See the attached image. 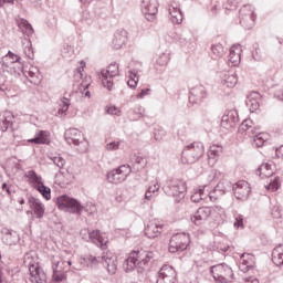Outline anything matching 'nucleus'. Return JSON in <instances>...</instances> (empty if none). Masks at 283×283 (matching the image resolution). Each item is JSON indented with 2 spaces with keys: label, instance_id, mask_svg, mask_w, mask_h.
I'll return each mask as SVG.
<instances>
[{
  "label": "nucleus",
  "instance_id": "f257e3e1",
  "mask_svg": "<svg viewBox=\"0 0 283 283\" xmlns=\"http://www.w3.org/2000/svg\"><path fill=\"white\" fill-rule=\"evenodd\" d=\"M23 72V63L21 56L9 51L0 60V92H6L8 85L12 83V77L21 76Z\"/></svg>",
  "mask_w": 283,
  "mask_h": 283
},
{
  "label": "nucleus",
  "instance_id": "f03ea898",
  "mask_svg": "<svg viewBox=\"0 0 283 283\" xmlns=\"http://www.w3.org/2000/svg\"><path fill=\"white\" fill-rule=\"evenodd\" d=\"M154 262V252L138 250L129 253L128 258L123 263L125 273H132L137 269V273H143L149 269V265Z\"/></svg>",
  "mask_w": 283,
  "mask_h": 283
},
{
  "label": "nucleus",
  "instance_id": "7ed1b4c3",
  "mask_svg": "<svg viewBox=\"0 0 283 283\" xmlns=\"http://www.w3.org/2000/svg\"><path fill=\"white\" fill-rule=\"evenodd\" d=\"M81 260L82 264H85L88 269L98 266V263L101 262L104 269H107L109 275H116V271H118V258L112 252H106L102 256L85 254Z\"/></svg>",
  "mask_w": 283,
  "mask_h": 283
},
{
  "label": "nucleus",
  "instance_id": "20e7f679",
  "mask_svg": "<svg viewBox=\"0 0 283 283\" xmlns=\"http://www.w3.org/2000/svg\"><path fill=\"white\" fill-rule=\"evenodd\" d=\"M239 134H245L249 138H253L254 147H264L269 135L260 132V126H253V120L244 119L239 126Z\"/></svg>",
  "mask_w": 283,
  "mask_h": 283
},
{
  "label": "nucleus",
  "instance_id": "39448f33",
  "mask_svg": "<svg viewBox=\"0 0 283 283\" xmlns=\"http://www.w3.org/2000/svg\"><path fill=\"white\" fill-rule=\"evenodd\" d=\"M163 190L166 196L175 198V202H180L187 195V184L182 179H168Z\"/></svg>",
  "mask_w": 283,
  "mask_h": 283
},
{
  "label": "nucleus",
  "instance_id": "423d86ee",
  "mask_svg": "<svg viewBox=\"0 0 283 283\" xmlns=\"http://www.w3.org/2000/svg\"><path fill=\"white\" fill-rule=\"evenodd\" d=\"M205 156V145L200 142L191 143L181 153L182 165H193Z\"/></svg>",
  "mask_w": 283,
  "mask_h": 283
},
{
  "label": "nucleus",
  "instance_id": "0eeeda50",
  "mask_svg": "<svg viewBox=\"0 0 283 283\" xmlns=\"http://www.w3.org/2000/svg\"><path fill=\"white\" fill-rule=\"evenodd\" d=\"M56 206L61 211L73 213L74 216H81L85 207L81 205V201L67 196L62 195L56 198Z\"/></svg>",
  "mask_w": 283,
  "mask_h": 283
},
{
  "label": "nucleus",
  "instance_id": "6e6552de",
  "mask_svg": "<svg viewBox=\"0 0 283 283\" xmlns=\"http://www.w3.org/2000/svg\"><path fill=\"white\" fill-rule=\"evenodd\" d=\"M25 178H28L29 185H31L35 191H39L44 200H52V189L45 186L43 177L39 176L34 170H29L25 174Z\"/></svg>",
  "mask_w": 283,
  "mask_h": 283
},
{
  "label": "nucleus",
  "instance_id": "1a4fd4ad",
  "mask_svg": "<svg viewBox=\"0 0 283 283\" xmlns=\"http://www.w3.org/2000/svg\"><path fill=\"white\" fill-rule=\"evenodd\" d=\"M214 213H224V209L222 207H201L199 208L195 214L191 217V222L196 224V227H201L205 224L209 218H211Z\"/></svg>",
  "mask_w": 283,
  "mask_h": 283
},
{
  "label": "nucleus",
  "instance_id": "9d476101",
  "mask_svg": "<svg viewBox=\"0 0 283 283\" xmlns=\"http://www.w3.org/2000/svg\"><path fill=\"white\" fill-rule=\"evenodd\" d=\"M209 271L217 283H228L231 281V277H233V270L226 263L212 265Z\"/></svg>",
  "mask_w": 283,
  "mask_h": 283
},
{
  "label": "nucleus",
  "instance_id": "9b49d317",
  "mask_svg": "<svg viewBox=\"0 0 283 283\" xmlns=\"http://www.w3.org/2000/svg\"><path fill=\"white\" fill-rule=\"evenodd\" d=\"M189 242H191L189 233H176L170 238L168 251L169 253H182V251H187Z\"/></svg>",
  "mask_w": 283,
  "mask_h": 283
},
{
  "label": "nucleus",
  "instance_id": "f8f14e48",
  "mask_svg": "<svg viewBox=\"0 0 283 283\" xmlns=\"http://www.w3.org/2000/svg\"><path fill=\"white\" fill-rule=\"evenodd\" d=\"M118 63H111L107 69H103L101 71L99 78L102 81L103 87L108 90V92H112L114 90V78L115 76H118Z\"/></svg>",
  "mask_w": 283,
  "mask_h": 283
},
{
  "label": "nucleus",
  "instance_id": "ddd939ff",
  "mask_svg": "<svg viewBox=\"0 0 283 283\" xmlns=\"http://www.w3.org/2000/svg\"><path fill=\"white\" fill-rule=\"evenodd\" d=\"M240 25L245 30H251L255 25V9L251 4H244L239 11Z\"/></svg>",
  "mask_w": 283,
  "mask_h": 283
},
{
  "label": "nucleus",
  "instance_id": "4468645a",
  "mask_svg": "<svg viewBox=\"0 0 283 283\" xmlns=\"http://www.w3.org/2000/svg\"><path fill=\"white\" fill-rule=\"evenodd\" d=\"M132 174V166L122 165L118 168H115L107 172V180L112 185H120V182H125L127 180V176Z\"/></svg>",
  "mask_w": 283,
  "mask_h": 283
},
{
  "label": "nucleus",
  "instance_id": "2eb2a0df",
  "mask_svg": "<svg viewBox=\"0 0 283 283\" xmlns=\"http://www.w3.org/2000/svg\"><path fill=\"white\" fill-rule=\"evenodd\" d=\"M233 189V184L231 181L223 179L218 182V185L214 187L213 191L209 192V199L211 202H216L218 200L219 196H224V193H229V191H232Z\"/></svg>",
  "mask_w": 283,
  "mask_h": 283
},
{
  "label": "nucleus",
  "instance_id": "dca6fc26",
  "mask_svg": "<svg viewBox=\"0 0 283 283\" xmlns=\"http://www.w3.org/2000/svg\"><path fill=\"white\" fill-rule=\"evenodd\" d=\"M207 96H209V92H207L205 85L193 86L190 88L189 103L192 105H200L205 102Z\"/></svg>",
  "mask_w": 283,
  "mask_h": 283
},
{
  "label": "nucleus",
  "instance_id": "f3484780",
  "mask_svg": "<svg viewBox=\"0 0 283 283\" xmlns=\"http://www.w3.org/2000/svg\"><path fill=\"white\" fill-rule=\"evenodd\" d=\"M142 12L148 21H154L158 14V0H143Z\"/></svg>",
  "mask_w": 283,
  "mask_h": 283
},
{
  "label": "nucleus",
  "instance_id": "a211bd4d",
  "mask_svg": "<svg viewBox=\"0 0 283 283\" xmlns=\"http://www.w3.org/2000/svg\"><path fill=\"white\" fill-rule=\"evenodd\" d=\"M232 191L237 200H247L251 193V185L248 181L240 180L232 185Z\"/></svg>",
  "mask_w": 283,
  "mask_h": 283
},
{
  "label": "nucleus",
  "instance_id": "6ab92c4d",
  "mask_svg": "<svg viewBox=\"0 0 283 283\" xmlns=\"http://www.w3.org/2000/svg\"><path fill=\"white\" fill-rule=\"evenodd\" d=\"M176 270L171 265H163L157 273L156 283H175Z\"/></svg>",
  "mask_w": 283,
  "mask_h": 283
},
{
  "label": "nucleus",
  "instance_id": "aec40b11",
  "mask_svg": "<svg viewBox=\"0 0 283 283\" xmlns=\"http://www.w3.org/2000/svg\"><path fill=\"white\" fill-rule=\"evenodd\" d=\"M239 122L240 117L238 111H227L221 117V127H223V129H233Z\"/></svg>",
  "mask_w": 283,
  "mask_h": 283
},
{
  "label": "nucleus",
  "instance_id": "412c9836",
  "mask_svg": "<svg viewBox=\"0 0 283 283\" xmlns=\"http://www.w3.org/2000/svg\"><path fill=\"white\" fill-rule=\"evenodd\" d=\"M164 228L165 224L163 221L151 220L145 227V235H147L150 240H154V238H158L160 233H163Z\"/></svg>",
  "mask_w": 283,
  "mask_h": 283
},
{
  "label": "nucleus",
  "instance_id": "4be33fe9",
  "mask_svg": "<svg viewBox=\"0 0 283 283\" xmlns=\"http://www.w3.org/2000/svg\"><path fill=\"white\" fill-rule=\"evenodd\" d=\"M0 130L3 133L9 132L11 134L14 132V115L12 112L7 111L0 117Z\"/></svg>",
  "mask_w": 283,
  "mask_h": 283
},
{
  "label": "nucleus",
  "instance_id": "5701e85b",
  "mask_svg": "<svg viewBox=\"0 0 283 283\" xmlns=\"http://www.w3.org/2000/svg\"><path fill=\"white\" fill-rule=\"evenodd\" d=\"M255 266V256L251 253H242L240 255L239 269L242 273H248Z\"/></svg>",
  "mask_w": 283,
  "mask_h": 283
},
{
  "label": "nucleus",
  "instance_id": "b1692460",
  "mask_svg": "<svg viewBox=\"0 0 283 283\" xmlns=\"http://www.w3.org/2000/svg\"><path fill=\"white\" fill-rule=\"evenodd\" d=\"M65 140L69 145H81V138H83V134L77 128H70L64 133Z\"/></svg>",
  "mask_w": 283,
  "mask_h": 283
},
{
  "label": "nucleus",
  "instance_id": "393cba45",
  "mask_svg": "<svg viewBox=\"0 0 283 283\" xmlns=\"http://www.w3.org/2000/svg\"><path fill=\"white\" fill-rule=\"evenodd\" d=\"M29 205L30 208L32 209L34 216L41 220L43 216H45V206H43V202H41L39 199L34 197L29 198Z\"/></svg>",
  "mask_w": 283,
  "mask_h": 283
},
{
  "label": "nucleus",
  "instance_id": "a878e982",
  "mask_svg": "<svg viewBox=\"0 0 283 283\" xmlns=\"http://www.w3.org/2000/svg\"><path fill=\"white\" fill-rule=\"evenodd\" d=\"M29 272L31 275L32 283H43L45 282V272L39 268V265L29 264Z\"/></svg>",
  "mask_w": 283,
  "mask_h": 283
},
{
  "label": "nucleus",
  "instance_id": "bb28decb",
  "mask_svg": "<svg viewBox=\"0 0 283 283\" xmlns=\"http://www.w3.org/2000/svg\"><path fill=\"white\" fill-rule=\"evenodd\" d=\"M241 54H242V45L234 44L231 46L228 61L229 63H231L233 67L240 65Z\"/></svg>",
  "mask_w": 283,
  "mask_h": 283
},
{
  "label": "nucleus",
  "instance_id": "cd10ccee",
  "mask_svg": "<svg viewBox=\"0 0 283 283\" xmlns=\"http://www.w3.org/2000/svg\"><path fill=\"white\" fill-rule=\"evenodd\" d=\"M221 83L226 87H235L238 85V76L233 71H224L220 74Z\"/></svg>",
  "mask_w": 283,
  "mask_h": 283
},
{
  "label": "nucleus",
  "instance_id": "c85d7f7f",
  "mask_svg": "<svg viewBox=\"0 0 283 283\" xmlns=\"http://www.w3.org/2000/svg\"><path fill=\"white\" fill-rule=\"evenodd\" d=\"M260 93L252 92L245 101V105L249 108L250 112H258L260 109Z\"/></svg>",
  "mask_w": 283,
  "mask_h": 283
},
{
  "label": "nucleus",
  "instance_id": "c756f323",
  "mask_svg": "<svg viewBox=\"0 0 283 283\" xmlns=\"http://www.w3.org/2000/svg\"><path fill=\"white\" fill-rule=\"evenodd\" d=\"M2 233H3L2 235L3 244H7L8 247H12L19 242V233H17V231L4 229Z\"/></svg>",
  "mask_w": 283,
  "mask_h": 283
},
{
  "label": "nucleus",
  "instance_id": "7c9ffc66",
  "mask_svg": "<svg viewBox=\"0 0 283 283\" xmlns=\"http://www.w3.org/2000/svg\"><path fill=\"white\" fill-rule=\"evenodd\" d=\"M273 174H275V165L273 163L262 164L256 170V176H260V178H271Z\"/></svg>",
  "mask_w": 283,
  "mask_h": 283
},
{
  "label": "nucleus",
  "instance_id": "2f4dec72",
  "mask_svg": "<svg viewBox=\"0 0 283 283\" xmlns=\"http://www.w3.org/2000/svg\"><path fill=\"white\" fill-rule=\"evenodd\" d=\"M169 14H170V21L171 23H176L177 25H180L182 23V11L180 10V7L178 4H170L169 6Z\"/></svg>",
  "mask_w": 283,
  "mask_h": 283
},
{
  "label": "nucleus",
  "instance_id": "473e14b6",
  "mask_svg": "<svg viewBox=\"0 0 283 283\" xmlns=\"http://www.w3.org/2000/svg\"><path fill=\"white\" fill-rule=\"evenodd\" d=\"M125 43H127V31H117L114 34V39H113L114 50H120V48H123Z\"/></svg>",
  "mask_w": 283,
  "mask_h": 283
},
{
  "label": "nucleus",
  "instance_id": "72a5a7b5",
  "mask_svg": "<svg viewBox=\"0 0 283 283\" xmlns=\"http://www.w3.org/2000/svg\"><path fill=\"white\" fill-rule=\"evenodd\" d=\"M28 143H32L34 145H49V133L46 130H39L34 138L29 139Z\"/></svg>",
  "mask_w": 283,
  "mask_h": 283
},
{
  "label": "nucleus",
  "instance_id": "f704fd0d",
  "mask_svg": "<svg viewBox=\"0 0 283 283\" xmlns=\"http://www.w3.org/2000/svg\"><path fill=\"white\" fill-rule=\"evenodd\" d=\"M88 238L93 244L96 247H101V249H105V244H107V241L101 235V231L93 230L88 232Z\"/></svg>",
  "mask_w": 283,
  "mask_h": 283
},
{
  "label": "nucleus",
  "instance_id": "c9c22d12",
  "mask_svg": "<svg viewBox=\"0 0 283 283\" xmlns=\"http://www.w3.org/2000/svg\"><path fill=\"white\" fill-rule=\"evenodd\" d=\"M22 74H24L27 78H30V83H34V85L41 81L39 77L41 76V73L36 66H30L28 71L23 70Z\"/></svg>",
  "mask_w": 283,
  "mask_h": 283
},
{
  "label": "nucleus",
  "instance_id": "e433bc0d",
  "mask_svg": "<svg viewBox=\"0 0 283 283\" xmlns=\"http://www.w3.org/2000/svg\"><path fill=\"white\" fill-rule=\"evenodd\" d=\"M272 262L276 266H283V244H279L273 249Z\"/></svg>",
  "mask_w": 283,
  "mask_h": 283
},
{
  "label": "nucleus",
  "instance_id": "4c0bfd02",
  "mask_svg": "<svg viewBox=\"0 0 283 283\" xmlns=\"http://www.w3.org/2000/svg\"><path fill=\"white\" fill-rule=\"evenodd\" d=\"M207 187L209 186H203L202 188H199L192 193L191 196L192 202H200L201 200H207V198H209L210 191L207 190Z\"/></svg>",
  "mask_w": 283,
  "mask_h": 283
},
{
  "label": "nucleus",
  "instance_id": "58836bf2",
  "mask_svg": "<svg viewBox=\"0 0 283 283\" xmlns=\"http://www.w3.org/2000/svg\"><path fill=\"white\" fill-rule=\"evenodd\" d=\"M59 264H61L60 260L53 259V280L54 282H63L65 280V273H63L61 270H59Z\"/></svg>",
  "mask_w": 283,
  "mask_h": 283
},
{
  "label": "nucleus",
  "instance_id": "ea45409f",
  "mask_svg": "<svg viewBox=\"0 0 283 283\" xmlns=\"http://www.w3.org/2000/svg\"><path fill=\"white\" fill-rule=\"evenodd\" d=\"M18 28L27 36H32V34H34V29L32 28V24H30V22H28V20L25 19L18 20Z\"/></svg>",
  "mask_w": 283,
  "mask_h": 283
},
{
  "label": "nucleus",
  "instance_id": "a19ab883",
  "mask_svg": "<svg viewBox=\"0 0 283 283\" xmlns=\"http://www.w3.org/2000/svg\"><path fill=\"white\" fill-rule=\"evenodd\" d=\"M22 48H23V53H24L25 57L33 61V59H34V49H32V41L28 38H24L22 40Z\"/></svg>",
  "mask_w": 283,
  "mask_h": 283
},
{
  "label": "nucleus",
  "instance_id": "79ce46f5",
  "mask_svg": "<svg viewBox=\"0 0 283 283\" xmlns=\"http://www.w3.org/2000/svg\"><path fill=\"white\" fill-rule=\"evenodd\" d=\"M132 164L134 171H142V169H145L147 160L138 155H134L132 157Z\"/></svg>",
  "mask_w": 283,
  "mask_h": 283
},
{
  "label": "nucleus",
  "instance_id": "37998d69",
  "mask_svg": "<svg viewBox=\"0 0 283 283\" xmlns=\"http://www.w3.org/2000/svg\"><path fill=\"white\" fill-rule=\"evenodd\" d=\"M158 191H160V184L157 182V184L149 186L146 190L145 199L154 200V198H156V196H158Z\"/></svg>",
  "mask_w": 283,
  "mask_h": 283
},
{
  "label": "nucleus",
  "instance_id": "c03bdc74",
  "mask_svg": "<svg viewBox=\"0 0 283 283\" xmlns=\"http://www.w3.org/2000/svg\"><path fill=\"white\" fill-rule=\"evenodd\" d=\"M127 85L130 87V90H136L138 85V71L134 69L128 71Z\"/></svg>",
  "mask_w": 283,
  "mask_h": 283
},
{
  "label": "nucleus",
  "instance_id": "a18cd8bd",
  "mask_svg": "<svg viewBox=\"0 0 283 283\" xmlns=\"http://www.w3.org/2000/svg\"><path fill=\"white\" fill-rule=\"evenodd\" d=\"M211 53L217 59H222V56H224V54H227V49H224V46L222 44L216 43V44L211 45Z\"/></svg>",
  "mask_w": 283,
  "mask_h": 283
},
{
  "label": "nucleus",
  "instance_id": "49530a36",
  "mask_svg": "<svg viewBox=\"0 0 283 283\" xmlns=\"http://www.w3.org/2000/svg\"><path fill=\"white\" fill-rule=\"evenodd\" d=\"M60 107L57 109V116H67V109H70V99L66 97H63L60 101Z\"/></svg>",
  "mask_w": 283,
  "mask_h": 283
},
{
  "label": "nucleus",
  "instance_id": "de8ad7c7",
  "mask_svg": "<svg viewBox=\"0 0 283 283\" xmlns=\"http://www.w3.org/2000/svg\"><path fill=\"white\" fill-rule=\"evenodd\" d=\"M220 154H222V146L212 145V146H210V149L208 151V158H209V160H216V158H218V156H220Z\"/></svg>",
  "mask_w": 283,
  "mask_h": 283
},
{
  "label": "nucleus",
  "instance_id": "09e8293b",
  "mask_svg": "<svg viewBox=\"0 0 283 283\" xmlns=\"http://www.w3.org/2000/svg\"><path fill=\"white\" fill-rule=\"evenodd\" d=\"M156 65H159L160 67H165L167 63H169V53H159L157 54V57L155 60Z\"/></svg>",
  "mask_w": 283,
  "mask_h": 283
},
{
  "label": "nucleus",
  "instance_id": "8fccbe9b",
  "mask_svg": "<svg viewBox=\"0 0 283 283\" xmlns=\"http://www.w3.org/2000/svg\"><path fill=\"white\" fill-rule=\"evenodd\" d=\"M280 185H282L280 177H275L265 186V189H268V191H277V189H280Z\"/></svg>",
  "mask_w": 283,
  "mask_h": 283
},
{
  "label": "nucleus",
  "instance_id": "3c124183",
  "mask_svg": "<svg viewBox=\"0 0 283 283\" xmlns=\"http://www.w3.org/2000/svg\"><path fill=\"white\" fill-rule=\"evenodd\" d=\"M50 160H52L57 169H63L65 167V159L61 156L50 157Z\"/></svg>",
  "mask_w": 283,
  "mask_h": 283
},
{
  "label": "nucleus",
  "instance_id": "603ef678",
  "mask_svg": "<svg viewBox=\"0 0 283 283\" xmlns=\"http://www.w3.org/2000/svg\"><path fill=\"white\" fill-rule=\"evenodd\" d=\"M252 59L254 61H262V51H260L259 44H253Z\"/></svg>",
  "mask_w": 283,
  "mask_h": 283
},
{
  "label": "nucleus",
  "instance_id": "864d4df0",
  "mask_svg": "<svg viewBox=\"0 0 283 283\" xmlns=\"http://www.w3.org/2000/svg\"><path fill=\"white\" fill-rule=\"evenodd\" d=\"M271 216L272 218L274 219H280L282 218V208L277 205H274L272 208H271Z\"/></svg>",
  "mask_w": 283,
  "mask_h": 283
},
{
  "label": "nucleus",
  "instance_id": "5fc2aeb1",
  "mask_svg": "<svg viewBox=\"0 0 283 283\" xmlns=\"http://www.w3.org/2000/svg\"><path fill=\"white\" fill-rule=\"evenodd\" d=\"M234 228L235 229H244V216L235 214L234 217Z\"/></svg>",
  "mask_w": 283,
  "mask_h": 283
},
{
  "label": "nucleus",
  "instance_id": "6e6d98bb",
  "mask_svg": "<svg viewBox=\"0 0 283 283\" xmlns=\"http://www.w3.org/2000/svg\"><path fill=\"white\" fill-rule=\"evenodd\" d=\"M223 8H224V10H235V8H238V1H235V0H227L223 3Z\"/></svg>",
  "mask_w": 283,
  "mask_h": 283
},
{
  "label": "nucleus",
  "instance_id": "4d7b16f0",
  "mask_svg": "<svg viewBox=\"0 0 283 283\" xmlns=\"http://www.w3.org/2000/svg\"><path fill=\"white\" fill-rule=\"evenodd\" d=\"M72 54H74V49L71 45H66L62 49V56L64 59H69Z\"/></svg>",
  "mask_w": 283,
  "mask_h": 283
},
{
  "label": "nucleus",
  "instance_id": "13d9d810",
  "mask_svg": "<svg viewBox=\"0 0 283 283\" xmlns=\"http://www.w3.org/2000/svg\"><path fill=\"white\" fill-rule=\"evenodd\" d=\"M120 148V142H111L106 145L107 151H116Z\"/></svg>",
  "mask_w": 283,
  "mask_h": 283
},
{
  "label": "nucleus",
  "instance_id": "bf43d9fd",
  "mask_svg": "<svg viewBox=\"0 0 283 283\" xmlns=\"http://www.w3.org/2000/svg\"><path fill=\"white\" fill-rule=\"evenodd\" d=\"M134 114L137 115V118H143L145 116V107L137 105L133 109Z\"/></svg>",
  "mask_w": 283,
  "mask_h": 283
},
{
  "label": "nucleus",
  "instance_id": "052dcab7",
  "mask_svg": "<svg viewBox=\"0 0 283 283\" xmlns=\"http://www.w3.org/2000/svg\"><path fill=\"white\" fill-rule=\"evenodd\" d=\"M106 112L111 114L112 116H120V109L116 106H109Z\"/></svg>",
  "mask_w": 283,
  "mask_h": 283
},
{
  "label": "nucleus",
  "instance_id": "680f3d73",
  "mask_svg": "<svg viewBox=\"0 0 283 283\" xmlns=\"http://www.w3.org/2000/svg\"><path fill=\"white\" fill-rule=\"evenodd\" d=\"M151 90L150 88H143L138 94L137 98H145V96H149Z\"/></svg>",
  "mask_w": 283,
  "mask_h": 283
},
{
  "label": "nucleus",
  "instance_id": "e2e57ef3",
  "mask_svg": "<svg viewBox=\"0 0 283 283\" xmlns=\"http://www.w3.org/2000/svg\"><path fill=\"white\" fill-rule=\"evenodd\" d=\"M229 249H231V247H229V245H218L217 247L218 253H227V251H229Z\"/></svg>",
  "mask_w": 283,
  "mask_h": 283
},
{
  "label": "nucleus",
  "instance_id": "0e129e2a",
  "mask_svg": "<svg viewBox=\"0 0 283 283\" xmlns=\"http://www.w3.org/2000/svg\"><path fill=\"white\" fill-rule=\"evenodd\" d=\"M74 78H83V66L77 67L75 74H74Z\"/></svg>",
  "mask_w": 283,
  "mask_h": 283
},
{
  "label": "nucleus",
  "instance_id": "69168bd1",
  "mask_svg": "<svg viewBox=\"0 0 283 283\" xmlns=\"http://www.w3.org/2000/svg\"><path fill=\"white\" fill-rule=\"evenodd\" d=\"M277 158H283V145L279 148H276V151H275Z\"/></svg>",
  "mask_w": 283,
  "mask_h": 283
},
{
  "label": "nucleus",
  "instance_id": "338daca9",
  "mask_svg": "<svg viewBox=\"0 0 283 283\" xmlns=\"http://www.w3.org/2000/svg\"><path fill=\"white\" fill-rule=\"evenodd\" d=\"M210 12L212 14V17H216V14H218V6H212V8L210 9Z\"/></svg>",
  "mask_w": 283,
  "mask_h": 283
},
{
  "label": "nucleus",
  "instance_id": "774afa93",
  "mask_svg": "<svg viewBox=\"0 0 283 283\" xmlns=\"http://www.w3.org/2000/svg\"><path fill=\"white\" fill-rule=\"evenodd\" d=\"M6 3H12V4H14V0H0V8H1L2 6H6Z\"/></svg>",
  "mask_w": 283,
  "mask_h": 283
}]
</instances>
